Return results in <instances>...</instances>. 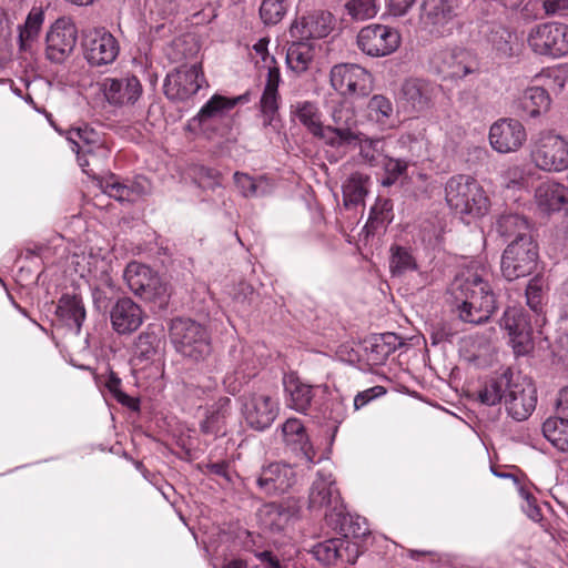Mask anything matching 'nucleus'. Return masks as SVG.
Segmentation results:
<instances>
[{
	"instance_id": "obj_37",
	"label": "nucleus",
	"mask_w": 568,
	"mask_h": 568,
	"mask_svg": "<svg viewBox=\"0 0 568 568\" xmlns=\"http://www.w3.org/2000/svg\"><path fill=\"white\" fill-rule=\"evenodd\" d=\"M247 101V94H242L235 98H225L220 94H214L201 108L195 120H197L200 123H205L207 120L222 118L233 108H235L236 104Z\"/></svg>"
},
{
	"instance_id": "obj_34",
	"label": "nucleus",
	"mask_w": 568,
	"mask_h": 568,
	"mask_svg": "<svg viewBox=\"0 0 568 568\" xmlns=\"http://www.w3.org/2000/svg\"><path fill=\"white\" fill-rule=\"evenodd\" d=\"M479 32L491 49L501 57L513 53L511 32L500 23L485 21L479 24Z\"/></svg>"
},
{
	"instance_id": "obj_38",
	"label": "nucleus",
	"mask_w": 568,
	"mask_h": 568,
	"mask_svg": "<svg viewBox=\"0 0 568 568\" xmlns=\"http://www.w3.org/2000/svg\"><path fill=\"white\" fill-rule=\"evenodd\" d=\"M314 55L315 47L313 42L296 39L287 49V67L296 73H302L308 69Z\"/></svg>"
},
{
	"instance_id": "obj_9",
	"label": "nucleus",
	"mask_w": 568,
	"mask_h": 568,
	"mask_svg": "<svg viewBox=\"0 0 568 568\" xmlns=\"http://www.w3.org/2000/svg\"><path fill=\"white\" fill-rule=\"evenodd\" d=\"M78 29L69 17L58 18L45 36V58L52 63H63L74 51Z\"/></svg>"
},
{
	"instance_id": "obj_14",
	"label": "nucleus",
	"mask_w": 568,
	"mask_h": 568,
	"mask_svg": "<svg viewBox=\"0 0 568 568\" xmlns=\"http://www.w3.org/2000/svg\"><path fill=\"white\" fill-rule=\"evenodd\" d=\"M242 413L246 424L256 430H265L280 413L278 399L267 393H252L243 397Z\"/></svg>"
},
{
	"instance_id": "obj_45",
	"label": "nucleus",
	"mask_w": 568,
	"mask_h": 568,
	"mask_svg": "<svg viewBox=\"0 0 568 568\" xmlns=\"http://www.w3.org/2000/svg\"><path fill=\"white\" fill-rule=\"evenodd\" d=\"M550 97L548 92L540 87L528 88L523 95L521 105L527 114L531 118H536L550 108Z\"/></svg>"
},
{
	"instance_id": "obj_7",
	"label": "nucleus",
	"mask_w": 568,
	"mask_h": 568,
	"mask_svg": "<svg viewBox=\"0 0 568 568\" xmlns=\"http://www.w3.org/2000/svg\"><path fill=\"white\" fill-rule=\"evenodd\" d=\"M530 155L538 169L561 172L568 168V141L551 131L542 132L534 142Z\"/></svg>"
},
{
	"instance_id": "obj_55",
	"label": "nucleus",
	"mask_w": 568,
	"mask_h": 568,
	"mask_svg": "<svg viewBox=\"0 0 568 568\" xmlns=\"http://www.w3.org/2000/svg\"><path fill=\"white\" fill-rule=\"evenodd\" d=\"M104 387L110 393V395L120 404L128 406L130 408L136 407V400L126 395L121 389V379L115 375V373L110 372L105 378Z\"/></svg>"
},
{
	"instance_id": "obj_30",
	"label": "nucleus",
	"mask_w": 568,
	"mask_h": 568,
	"mask_svg": "<svg viewBox=\"0 0 568 568\" xmlns=\"http://www.w3.org/2000/svg\"><path fill=\"white\" fill-rule=\"evenodd\" d=\"M43 21L44 12L42 9L34 7L28 13L24 23L18 27V45L20 53H34Z\"/></svg>"
},
{
	"instance_id": "obj_64",
	"label": "nucleus",
	"mask_w": 568,
	"mask_h": 568,
	"mask_svg": "<svg viewBox=\"0 0 568 568\" xmlns=\"http://www.w3.org/2000/svg\"><path fill=\"white\" fill-rule=\"evenodd\" d=\"M199 181L202 187L214 190L221 186L220 173L211 168H201L199 170Z\"/></svg>"
},
{
	"instance_id": "obj_12",
	"label": "nucleus",
	"mask_w": 568,
	"mask_h": 568,
	"mask_svg": "<svg viewBox=\"0 0 568 568\" xmlns=\"http://www.w3.org/2000/svg\"><path fill=\"white\" fill-rule=\"evenodd\" d=\"M500 327L507 332L516 356H525L532 352V328L524 308L508 307L500 320Z\"/></svg>"
},
{
	"instance_id": "obj_56",
	"label": "nucleus",
	"mask_w": 568,
	"mask_h": 568,
	"mask_svg": "<svg viewBox=\"0 0 568 568\" xmlns=\"http://www.w3.org/2000/svg\"><path fill=\"white\" fill-rule=\"evenodd\" d=\"M89 272L94 277L101 281L105 286H112L110 276L109 262L99 255H90L88 260Z\"/></svg>"
},
{
	"instance_id": "obj_57",
	"label": "nucleus",
	"mask_w": 568,
	"mask_h": 568,
	"mask_svg": "<svg viewBox=\"0 0 568 568\" xmlns=\"http://www.w3.org/2000/svg\"><path fill=\"white\" fill-rule=\"evenodd\" d=\"M379 166L383 168L386 173V178L383 179L382 184L389 186L406 171L407 163L403 160L386 155L385 161H382Z\"/></svg>"
},
{
	"instance_id": "obj_43",
	"label": "nucleus",
	"mask_w": 568,
	"mask_h": 568,
	"mask_svg": "<svg viewBox=\"0 0 568 568\" xmlns=\"http://www.w3.org/2000/svg\"><path fill=\"white\" fill-rule=\"evenodd\" d=\"M508 369L497 377L490 378L478 390V399L480 403L494 406L501 400H505L504 394L509 386Z\"/></svg>"
},
{
	"instance_id": "obj_32",
	"label": "nucleus",
	"mask_w": 568,
	"mask_h": 568,
	"mask_svg": "<svg viewBox=\"0 0 568 568\" xmlns=\"http://www.w3.org/2000/svg\"><path fill=\"white\" fill-rule=\"evenodd\" d=\"M367 121L375 124L379 130L394 129L397 123V116L392 101L382 95H373L366 106Z\"/></svg>"
},
{
	"instance_id": "obj_47",
	"label": "nucleus",
	"mask_w": 568,
	"mask_h": 568,
	"mask_svg": "<svg viewBox=\"0 0 568 568\" xmlns=\"http://www.w3.org/2000/svg\"><path fill=\"white\" fill-rule=\"evenodd\" d=\"M154 274L155 272L148 265L134 261L126 265L123 272V278L131 292L138 296Z\"/></svg>"
},
{
	"instance_id": "obj_49",
	"label": "nucleus",
	"mask_w": 568,
	"mask_h": 568,
	"mask_svg": "<svg viewBox=\"0 0 568 568\" xmlns=\"http://www.w3.org/2000/svg\"><path fill=\"white\" fill-rule=\"evenodd\" d=\"M369 178L362 173H353L343 185V196L345 205H357L363 202L367 194V183Z\"/></svg>"
},
{
	"instance_id": "obj_40",
	"label": "nucleus",
	"mask_w": 568,
	"mask_h": 568,
	"mask_svg": "<svg viewBox=\"0 0 568 568\" xmlns=\"http://www.w3.org/2000/svg\"><path fill=\"white\" fill-rule=\"evenodd\" d=\"M418 270V264L409 247L392 245L389 248V272L392 276L400 277L408 272Z\"/></svg>"
},
{
	"instance_id": "obj_26",
	"label": "nucleus",
	"mask_w": 568,
	"mask_h": 568,
	"mask_svg": "<svg viewBox=\"0 0 568 568\" xmlns=\"http://www.w3.org/2000/svg\"><path fill=\"white\" fill-rule=\"evenodd\" d=\"M535 202L546 213L566 210L568 209V189L555 181H544L535 191Z\"/></svg>"
},
{
	"instance_id": "obj_58",
	"label": "nucleus",
	"mask_w": 568,
	"mask_h": 568,
	"mask_svg": "<svg viewBox=\"0 0 568 568\" xmlns=\"http://www.w3.org/2000/svg\"><path fill=\"white\" fill-rule=\"evenodd\" d=\"M331 118L336 128H349L355 123V112L347 103H339L332 110Z\"/></svg>"
},
{
	"instance_id": "obj_6",
	"label": "nucleus",
	"mask_w": 568,
	"mask_h": 568,
	"mask_svg": "<svg viewBox=\"0 0 568 568\" xmlns=\"http://www.w3.org/2000/svg\"><path fill=\"white\" fill-rule=\"evenodd\" d=\"M509 386L505 396V407L515 420H525L536 408L537 390L532 381L508 368Z\"/></svg>"
},
{
	"instance_id": "obj_23",
	"label": "nucleus",
	"mask_w": 568,
	"mask_h": 568,
	"mask_svg": "<svg viewBox=\"0 0 568 568\" xmlns=\"http://www.w3.org/2000/svg\"><path fill=\"white\" fill-rule=\"evenodd\" d=\"M113 329L119 334H131L136 331L143 322L141 307L131 298H120L110 313Z\"/></svg>"
},
{
	"instance_id": "obj_2",
	"label": "nucleus",
	"mask_w": 568,
	"mask_h": 568,
	"mask_svg": "<svg viewBox=\"0 0 568 568\" xmlns=\"http://www.w3.org/2000/svg\"><path fill=\"white\" fill-rule=\"evenodd\" d=\"M448 206L462 217L483 216L488 212L489 199L476 179L459 174L452 176L445 186Z\"/></svg>"
},
{
	"instance_id": "obj_3",
	"label": "nucleus",
	"mask_w": 568,
	"mask_h": 568,
	"mask_svg": "<svg viewBox=\"0 0 568 568\" xmlns=\"http://www.w3.org/2000/svg\"><path fill=\"white\" fill-rule=\"evenodd\" d=\"M170 337L178 353L195 362L204 359L211 353L206 328L193 320H173Z\"/></svg>"
},
{
	"instance_id": "obj_20",
	"label": "nucleus",
	"mask_w": 568,
	"mask_h": 568,
	"mask_svg": "<svg viewBox=\"0 0 568 568\" xmlns=\"http://www.w3.org/2000/svg\"><path fill=\"white\" fill-rule=\"evenodd\" d=\"M359 545L356 541L336 537L317 542L311 549L313 557L325 566L337 561L355 564L359 556Z\"/></svg>"
},
{
	"instance_id": "obj_60",
	"label": "nucleus",
	"mask_w": 568,
	"mask_h": 568,
	"mask_svg": "<svg viewBox=\"0 0 568 568\" xmlns=\"http://www.w3.org/2000/svg\"><path fill=\"white\" fill-rule=\"evenodd\" d=\"M520 496L523 498L521 508L527 517L536 523L540 521L542 515L536 498L524 489L520 490Z\"/></svg>"
},
{
	"instance_id": "obj_42",
	"label": "nucleus",
	"mask_w": 568,
	"mask_h": 568,
	"mask_svg": "<svg viewBox=\"0 0 568 568\" xmlns=\"http://www.w3.org/2000/svg\"><path fill=\"white\" fill-rule=\"evenodd\" d=\"M170 295L171 293L168 283H165L158 273H155L144 285L143 291H141L138 296L144 302L152 304L153 307L161 310L166 307Z\"/></svg>"
},
{
	"instance_id": "obj_8",
	"label": "nucleus",
	"mask_w": 568,
	"mask_h": 568,
	"mask_svg": "<svg viewBox=\"0 0 568 568\" xmlns=\"http://www.w3.org/2000/svg\"><path fill=\"white\" fill-rule=\"evenodd\" d=\"M527 42L537 54L560 58L568 54V24L540 23L531 28Z\"/></svg>"
},
{
	"instance_id": "obj_33",
	"label": "nucleus",
	"mask_w": 568,
	"mask_h": 568,
	"mask_svg": "<svg viewBox=\"0 0 568 568\" xmlns=\"http://www.w3.org/2000/svg\"><path fill=\"white\" fill-rule=\"evenodd\" d=\"M436 85L423 79H408L403 83V98L416 111L426 110L435 95Z\"/></svg>"
},
{
	"instance_id": "obj_19",
	"label": "nucleus",
	"mask_w": 568,
	"mask_h": 568,
	"mask_svg": "<svg viewBox=\"0 0 568 568\" xmlns=\"http://www.w3.org/2000/svg\"><path fill=\"white\" fill-rule=\"evenodd\" d=\"M308 507L311 509L331 507L328 513L338 511L343 507L336 480L329 469L317 470L310 488Z\"/></svg>"
},
{
	"instance_id": "obj_31",
	"label": "nucleus",
	"mask_w": 568,
	"mask_h": 568,
	"mask_svg": "<svg viewBox=\"0 0 568 568\" xmlns=\"http://www.w3.org/2000/svg\"><path fill=\"white\" fill-rule=\"evenodd\" d=\"M281 75L276 67H270L267 80L260 100V111L263 118V125L273 124L278 110V84Z\"/></svg>"
},
{
	"instance_id": "obj_13",
	"label": "nucleus",
	"mask_w": 568,
	"mask_h": 568,
	"mask_svg": "<svg viewBox=\"0 0 568 568\" xmlns=\"http://www.w3.org/2000/svg\"><path fill=\"white\" fill-rule=\"evenodd\" d=\"M204 82L200 64L181 65L165 77L163 90L168 99L185 101L196 94Z\"/></svg>"
},
{
	"instance_id": "obj_15",
	"label": "nucleus",
	"mask_w": 568,
	"mask_h": 568,
	"mask_svg": "<svg viewBox=\"0 0 568 568\" xmlns=\"http://www.w3.org/2000/svg\"><path fill=\"white\" fill-rule=\"evenodd\" d=\"M298 481L294 467L286 463H268L263 465L255 478L258 491L266 496L287 493Z\"/></svg>"
},
{
	"instance_id": "obj_36",
	"label": "nucleus",
	"mask_w": 568,
	"mask_h": 568,
	"mask_svg": "<svg viewBox=\"0 0 568 568\" xmlns=\"http://www.w3.org/2000/svg\"><path fill=\"white\" fill-rule=\"evenodd\" d=\"M284 387L288 395V406L296 412L305 413L314 397L313 387L294 375L284 377Z\"/></svg>"
},
{
	"instance_id": "obj_63",
	"label": "nucleus",
	"mask_w": 568,
	"mask_h": 568,
	"mask_svg": "<svg viewBox=\"0 0 568 568\" xmlns=\"http://www.w3.org/2000/svg\"><path fill=\"white\" fill-rule=\"evenodd\" d=\"M385 393L386 389L383 386H374L357 393V395L354 397V409H361L362 407L366 406L369 402L384 395Z\"/></svg>"
},
{
	"instance_id": "obj_10",
	"label": "nucleus",
	"mask_w": 568,
	"mask_h": 568,
	"mask_svg": "<svg viewBox=\"0 0 568 568\" xmlns=\"http://www.w3.org/2000/svg\"><path fill=\"white\" fill-rule=\"evenodd\" d=\"M400 33L397 29L372 23L361 29L357 34L359 50L374 58L386 57L395 52L400 45Z\"/></svg>"
},
{
	"instance_id": "obj_22",
	"label": "nucleus",
	"mask_w": 568,
	"mask_h": 568,
	"mask_svg": "<svg viewBox=\"0 0 568 568\" xmlns=\"http://www.w3.org/2000/svg\"><path fill=\"white\" fill-rule=\"evenodd\" d=\"M334 17L331 12L316 10L295 20L290 34L293 39H321L329 34L334 27Z\"/></svg>"
},
{
	"instance_id": "obj_51",
	"label": "nucleus",
	"mask_w": 568,
	"mask_h": 568,
	"mask_svg": "<svg viewBox=\"0 0 568 568\" xmlns=\"http://www.w3.org/2000/svg\"><path fill=\"white\" fill-rule=\"evenodd\" d=\"M98 133L89 126H79L69 130L68 141L72 144V151L75 153H91L93 145L98 143Z\"/></svg>"
},
{
	"instance_id": "obj_46",
	"label": "nucleus",
	"mask_w": 568,
	"mask_h": 568,
	"mask_svg": "<svg viewBox=\"0 0 568 568\" xmlns=\"http://www.w3.org/2000/svg\"><path fill=\"white\" fill-rule=\"evenodd\" d=\"M233 179L239 192L244 197L263 196L271 191L268 180L263 176L253 179L246 173L235 172Z\"/></svg>"
},
{
	"instance_id": "obj_59",
	"label": "nucleus",
	"mask_w": 568,
	"mask_h": 568,
	"mask_svg": "<svg viewBox=\"0 0 568 568\" xmlns=\"http://www.w3.org/2000/svg\"><path fill=\"white\" fill-rule=\"evenodd\" d=\"M504 184L508 189H520L528 186L524 169L519 165L508 168L504 172Z\"/></svg>"
},
{
	"instance_id": "obj_52",
	"label": "nucleus",
	"mask_w": 568,
	"mask_h": 568,
	"mask_svg": "<svg viewBox=\"0 0 568 568\" xmlns=\"http://www.w3.org/2000/svg\"><path fill=\"white\" fill-rule=\"evenodd\" d=\"M288 7V0H263L260 7L261 19L265 24H277L286 14Z\"/></svg>"
},
{
	"instance_id": "obj_1",
	"label": "nucleus",
	"mask_w": 568,
	"mask_h": 568,
	"mask_svg": "<svg viewBox=\"0 0 568 568\" xmlns=\"http://www.w3.org/2000/svg\"><path fill=\"white\" fill-rule=\"evenodd\" d=\"M486 276L485 268H467L457 274L449 286L458 317L465 323H484L497 307Z\"/></svg>"
},
{
	"instance_id": "obj_28",
	"label": "nucleus",
	"mask_w": 568,
	"mask_h": 568,
	"mask_svg": "<svg viewBox=\"0 0 568 568\" xmlns=\"http://www.w3.org/2000/svg\"><path fill=\"white\" fill-rule=\"evenodd\" d=\"M284 443L292 450L301 453L310 463H314L315 449L310 442L303 423L298 418H288L281 427Z\"/></svg>"
},
{
	"instance_id": "obj_11",
	"label": "nucleus",
	"mask_w": 568,
	"mask_h": 568,
	"mask_svg": "<svg viewBox=\"0 0 568 568\" xmlns=\"http://www.w3.org/2000/svg\"><path fill=\"white\" fill-rule=\"evenodd\" d=\"M332 87L342 95L365 97L373 89L372 74L355 63H339L329 73Z\"/></svg>"
},
{
	"instance_id": "obj_24",
	"label": "nucleus",
	"mask_w": 568,
	"mask_h": 568,
	"mask_svg": "<svg viewBox=\"0 0 568 568\" xmlns=\"http://www.w3.org/2000/svg\"><path fill=\"white\" fill-rule=\"evenodd\" d=\"M231 416V399L229 397H221L206 408L205 416L200 423L201 433L214 438L226 435V427Z\"/></svg>"
},
{
	"instance_id": "obj_53",
	"label": "nucleus",
	"mask_w": 568,
	"mask_h": 568,
	"mask_svg": "<svg viewBox=\"0 0 568 568\" xmlns=\"http://www.w3.org/2000/svg\"><path fill=\"white\" fill-rule=\"evenodd\" d=\"M345 9L355 20L371 19L377 13L376 0H347Z\"/></svg>"
},
{
	"instance_id": "obj_54",
	"label": "nucleus",
	"mask_w": 568,
	"mask_h": 568,
	"mask_svg": "<svg viewBox=\"0 0 568 568\" xmlns=\"http://www.w3.org/2000/svg\"><path fill=\"white\" fill-rule=\"evenodd\" d=\"M545 286V280L541 275H536L535 277H532L527 285V305L536 313L541 311Z\"/></svg>"
},
{
	"instance_id": "obj_25",
	"label": "nucleus",
	"mask_w": 568,
	"mask_h": 568,
	"mask_svg": "<svg viewBox=\"0 0 568 568\" xmlns=\"http://www.w3.org/2000/svg\"><path fill=\"white\" fill-rule=\"evenodd\" d=\"M326 524L341 535V538L359 539L369 534V527L365 518L344 513L343 507L335 513H326Z\"/></svg>"
},
{
	"instance_id": "obj_61",
	"label": "nucleus",
	"mask_w": 568,
	"mask_h": 568,
	"mask_svg": "<svg viewBox=\"0 0 568 568\" xmlns=\"http://www.w3.org/2000/svg\"><path fill=\"white\" fill-rule=\"evenodd\" d=\"M247 376L243 369H235L233 373H227L223 379L224 388L227 393L235 395L239 393L244 383H246Z\"/></svg>"
},
{
	"instance_id": "obj_41",
	"label": "nucleus",
	"mask_w": 568,
	"mask_h": 568,
	"mask_svg": "<svg viewBox=\"0 0 568 568\" xmlns=\"http://www.w3.org/2000/svg\"><path fill=\"white\" fill-rule=\"evenodd\" d=\"M496 231L506 239L518 240L521 237H532L528 221L518 214H504L496 223Z\"/></svg>"
},
{
	"instance_id": "obj_35",
	"label": "nucleus",
	"mask_w": 568,
	"mask_h": 568,
	"mask_svg": "<svg viewBox=\"0 0 568 568\" xmlns=\"http://www.w3.org/2000/svg\"><path fill=\"white\" fill-rule=\"evenodd\" d=\"M57 315L69 328L79 334L85 320V308L82 300L75 295H63L59 300Z\"/></svg>"
},
{
	"instance_id": "obj_62",
	"label": "nucleus",
	"mask_w": 568,
	"mask_h": 568,
	"mask_svg": "<svg viewBox=\"0 0 568 568\" xmlns=\"http://www.w3.org/2000/svg\"><path fill=\"white\" fill-rule=\"evenodd\" d=\"M267 516L270 518V528L277 531L283 530L291 519L290 511L280 507L270 509Z\"/></svg>"
},
{
	"instance_id": "obj_18",
	"label": "nucleus",
	"mask_w": 568,
	"mask_h": 568,
	"mask_svg": "<svg viewBox=\"0 0 568 568\" xmlns=\"http://www.w3.org/2000/svg\"><path fill=\"white\" fill-rule=\"evenodd\" d=\"M488 138L496 152L510 153L521 148L527 135L524 125L518 120L504 118L491 124Z\"/></svg>"
},
{
	"instance_id": "obj_4",
	"label": "nucleus",
	"mask_w": 568,
	"mask_h": 568,
	"mask_svg": "<svg viewBox=\"0 0 568 568\" xmlns=\"http://www.w3.org/2000/svg\"><path fill=\"white\" fill-rule=\"evenodd\" d=\"M538 245L532 237L513 240L504 250L500 271L507 281H515L534 273L538 263Z\"/></svg>"
},
{
	"instance_id": "obj_27",
	"label": "nucleus",
	"mask_w": 568,
	"mask_h": 568,
	"mask_svg": "<svg viewBox=\"0 0 568 568\" xmlns=\"http://www.w3.org/2000/svg\"><path fill=\"white\" fill-rule=\"evenodd\" d=\"M400 345V338L395 333L373 336L364 343L365 361L371 366L383 365Z\"/></svg>"
},
{
	"instance_id": "obj_16",
	"label": "nucleus",
	"mask_w": 568,
	"mask_h": 568,
	"mask_svg": "<svg viewBox=\"0 0 568 568\" xmlns=\"http://www.w3.org/2000/svg\"><path fill=\"white\" fill-rule=\"evenodd\" d=\"M83 53L92 67L109 65L116 60L120 44L116 38L105 29H94L85 34Z\"/></svg>"
},
{
	"instance_id": "obj_48",
	"label": "nucleus",
	"mask_w": 568,
	"mask_h": 568,
	"mask_svg": "<svg viewBox=\"0 0 568 568\" xmlns=\"http://www.w3.org/2000/svg\"><path fill=\"white\" fill-rule=\"evenodd\" d=\"M292 113L312 134L321 132V113L315 103L298 101L292 105Z\"/></svg>"
},
{
	"instance_id": "obj_50",
	"label": "nucleus",
	"mask_w": 568,
	"mask_h": 568,
	"mask_svg": "<svg viewBox=\"0 0 568 568\" xmlns=\"http://www.w3.org/2000/svg\"><path fill=\"white\" fill-rule=\"evenodd\" d=\"M313 135L321 138L327 145L332 148H341L355 143L359 135L349 128H333L321 125V132H314Z\"/></svg>"
},
{
	"instance_id": "obj_44",
	"label": "nucleus",
	"mask_w": 568,
	"mask_h": 568,
	"mask_svg": "<svg viewBox=\"0 0 568 568\" xmlns=\"http://www.w3.org/2000/svg\"><path fill=\"white\" fill-rule=\"evenodd\" d=\"M359 139L355 140L359 146L361 159L369 166H379L385 161V142L381 138H368L357 133Z\"/></svg>"
},
{
	"instance_id": "obj_21",
	"label": "nucleus",
	"mask_w": 568,
	"mask_h": 568,
	"mask_svg": "<svg viewBox=\"0 0 568 568\" xmlns=\"http://www.w3.org/2000/svg\"><path fill=\"white\" fill-rule=\"evenodd\" d=\"M100 91L111 105H132L142 94V84L135 75L104 78L100 83Z\"/></svg>"
},
{
	"instance_id": "obj_29",
	"label": "nucleus",
	"mask_w": 568,
	"mask_h": 568,
	"mask_svg": "<svg viewBox=\"0 0 568 568\" xmlns=\"http://www.w3.org/2000/svg\"><path fill=\"white\" fill-rule=\"evenodd\" d=\"M102 189L105 194L119 202H135L149 193L150 185L144 178L124 183L119 178L111 175L102 182Z\"/></svg>"
},
{
	"instance_id": "obj_5",
	"label": "nucleus",
	"mask_w": 568,
	"mask_h": 568,
	"mask_svg": "<svg viewBox=\"0 0 568 568\" xmlns=\"http://www.w3.org/2000/svg\"><path fill=\"white\" fill-rule=\"evenodd\" d=\"M429 68L444 79H464L478 71L476 58L459 47L438 48L429 58Z\"/></svg>"
},
{
	"instance_id": "obj_17",
	"label": "nucleus",
	"mask_w": 568,
	"mask_h": 568,
	"mask_svg": "<svg viewBox=\"0 0 568 568\" xmlns=\"http://www.w3.org/2000/svg\"><path fill=\"white\" fill-rule=\"evenodd\" d=\"M454 9L447 0H423L419 8L418 24L422 31L435 37L449 32Z\"/></svg>"
},
{
	"instance_id": "obj_39",
	"label": "nucleus",
	"mask_w": 568,
	"mask_h": 568,
	"mask_svg": "<svg viewBox=\"0 0 568 568\" xmlns=\"http://www.w3.org/2000/svg\"><path fill=\"white\" fill-rule=\"evenodd\" d=\"M544 437L559 452L568 453V418L554 416L542 423Z\"/></svg>"
}]
</instances>
